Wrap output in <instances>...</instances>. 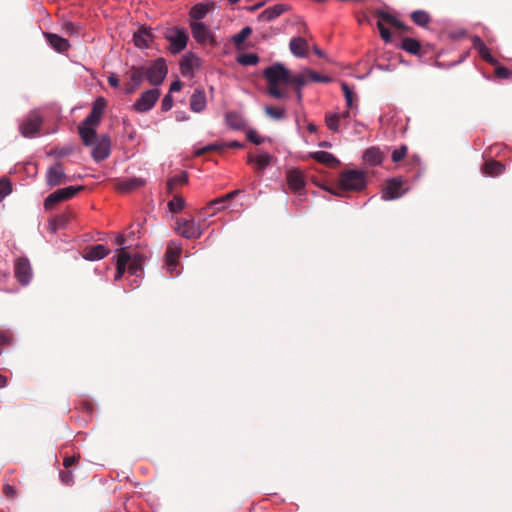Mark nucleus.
Masks as SVG:
<instances>
[{"instance_id":"nucleus-13","label":"nucleus","mask_w":512,"mask_h":512,"mask_svg":"<svg viewBox=\"0 0 512 512\" xmlns=\"http://www.w3.org/2000/svg\"><path fill=\"white\" fill-rule=\"evenodd\" d=\"M111 153V142L107 135L101 136L99 141L95 144L92 150V157L95 161L99 162L109 157Z\"/></svg>"},{"instance_id":"nucleus-33","label":"nucleus","mask_w":512,"mask_h":512,"mask_svg":"<svg viewBox=\"0 0 512 512\" xmlns=\"http://www.w3.org/2000/svg\"><path fill=\"white\" fill-rule=\"evenodd\" d=\"M504 169V164L496 160L486 161L482 166L483 173L491 177L500 175L503 173Z\"/></svg>"},{"instance_id":"nucleus-28","label":"nucleus","mask_w":512,"mask_h":512,"mask_svg":"<svg viewBox=\"0 0 512 512\" xmlns=\"http://www.w3.org/2000/svg\"><path fill=\"white\" fill-rule=\"evenodd\" d=\"M472 45L475 50L478 51L480 57L485 60L488 63L493 64L495 62V59L491 55L489 49L483 42V40L479 36H474L472 38Z\"/></svg>"},{"instance_id":"nucleus-46","label":"nucleus","mask_w":512,"mask_h":512,"mask_svg":"<svg viewBox=\"0 0 512 512\" xmlns=\"http://www.w3.org/2000/svg\"><path fill=\"white\" fill-rule=\"evenodd\" d=\"M14 335L10 330L0 331V355L5 346H10L13 343Z\"/></svg>"},{"instance_id":"nucleus-1","label":"nucleus","mask_w":512,"mask_h":512,"mask_svg":"<svg viewBox=\"0 0 512 512\" xmlns=\"http://www.w3.org/2000/svg\"><path fill=\"white\" fill-rule=\"evenodd\" d=\"M291 72L281 63H275L267 67L263 76L268 83L267 93L276 99L287 96L286 86L290 85Z\"/></svg>"},{"instance_id":"nucleus-2","label":"nucleus","mask_w":512,"mask_h":512,"mask_svg":"<svg viewBox=\"0 0 512 512\" xmlns=\"http://www.w3.org/2000/svg\"><path fill=\"white\" fill-rule=\"evenodd\" d=\"M366 185V173L360 170H345L340 174L339 177V188L326 190L331 194L342 196L339 192L341 191H359L362 190Z\"/></svg>"},{"instance_id":"nucleus-42","label":"nucleus","mask_w":512,"mask_h":512,"mask_svg":"<svg viewBox=\"0 0 512 512\" xmlns=\"http://www.w3.org/2000/svg\"><path fill=\"white\" fill-rule=\"evenodd\" d=\"M185 207V200L180 195H175L172 200L168 202L169 211L172 213H179Z\"/></svg>"},{"instance_id":"nucleus-37","label":"nucleus","mask_w":512,"mask_h":512,"mask_svg":"<svg viewBox=\"0 0 512 512\" xmlns=\"http://www.w3.org/2000/svg\"><path fill=\"white\" fill-rule=\"evenodd\" d=\"M401 48L410 54L417 55L420 52L421 45L418 40L406 37L402 40Z\"/></svg>"},{"instance_id":"nucleus-55","label":"nucleus","mask_w":512,"mask_h":512,"mask_svg":"<svg viewBox=\"0 0 512 512\" xmlns=\"http://www.w3.org/2000/svg\"><path fill=\"white\" fill-rule=\"evenodd\" d=\"M101 117L97 114H93L91 111L89 115L82 121L85 125L98 126L101 122Z\"/></svg>"},{"instance_id":"nucleus-47","label":"nucleus","mask_w":512,"mask_h":512,"mask_svg":"<svg viewBox=\"0 0 512 512\" xmlns=\"http://www.w3.org/2000/svg\"><path fill=\"white\" fill-rule=\"evenodd\" d=\"M304 71L306 73V76H307L309 82L328 83L331 81V78L329 76L320 75L313 70L305 69Z\"/></svg>"},{"instance_id":"nucleus-18","label":"nucleus","mask_w":512,"mask_h":512,"mask_svg":"<svg viewBox=\"0 0 512 512\" xmlns=\"http://www.w3.org/2000/svg\"><path fill=\"white\" fill-rule=\"evenodd\" d=\"M286 180L289 188L295 193L300 192L305 186L303 174L298 170H289Z\"/></svg>"},{"instance_id":"nucleus-27","label":"nucleus","mask_w":512,"mask_h":512,"mask_svg":"<svg viewBox=\"0 0 512 512\" xmlns=\"http://www.w3.org/2000/svg\"><path fill=\"white\" fill-rule=\"evenodd\" d=\"M226 124L233 130H242L246 126L244 117L235 111L227 112L225 115Z\"/></svg>"},{"instance_id":"nucleus-19","label":"nucleus","mask_w":512,"mask_h":512,"mask_svg":"<svg viewBox=\"0 0 512 512\" xmlns=\"http://www.w3.org/2000/svg\"><path fill=\"white\" fill-rule=\"evenodd\" d=\"M153 39L152 32L149 28L140 27L133 35V41L138 48H148Z\"/></svg>"},{"instance_id":"nucleus-45","label":"nucleus","mask_w":512,"mask_h":512,"mask_svg":"<svg viewBox=\"0 0 512 512\" xmlns=\"http://www.w3.org/2000/svg\"><path fill=\"white\" fill-rule=\"evenodd\" d=\"M252 29L249 26L244 27L239 33L233 36V42L236 47H240L244 41L251 35Z\"/></svg>"},{"instance_id":"nucleus-60","label":"nucleus","mask_w":512,"mask_h":512,"mask_svg":"<svg viewBox=\"0 0 512 512\" xmlns=\"http://www.w3.org/2000/svg\"><path fill=\"white\" fill-rule=\"evenodd\" d=\"M3 493L7 498H14L17 495L15 488L9 484L3 486Z\"/></svg>"},{"instance_id":"nucleus-50","label":"nucleus","mask_w":512,"mask_h":512,"mask_svg":"<svg viewBox=\"0 0 512 512\" xmlns=\"http://www.w3.org/2000/svg\"><path fill=\"white\" fill-rule=\"evenodd\" d=\"M12 184L7 178L0 179V202L11 193Z\"/></svg>"},{"instance_id":"nucleus-26","label":"nucleus","mask_w":512,"mask_h":512,"mask_svg":"<svg viewBox=\"0 0 512 512\" xmlns=\"http://www.w3.org/2000/svg\"><path fill=\"white\" fill-rule=\"evenodd\" d=\"M377 17L379 18L378 21H382L383 24L385 22L402 32H410L411 31L410 27L406 26L403 22L397 20L393 15H391L387 12L378 11Z\"/></svg>"},{"instance_id":"nucleus-14","label":"nucleus","mask_w":512,"mask_h":512,"mask_svg":"<svg viewBox=\"0 0 512 512\" xmlns=\"http://www.w3.org/2000/svg\"><path fill=\"white\" fill-rule=\"evenodd\" d=\"M65 173L60 162L55 163L51 166L46 174V182L50 187H55L64 182Z\"/></svg>"},{"instance_id":"nucleus-17","label":"nucleus","mask_w":512,"mask_h":512,"mask_svg":"<svg viewBox=\"0 0 512 512\" xmlns=\"http://www.w3.org/2000/svg\"><path fill=\"white\" fill-rule=\"evenodd\" d=\"M78 132L85 146L95 144L97 138L96 126L85 125V123L81 122L78 126Z\"/></svg>"},{"instance_id":"nucleus-22","label":"nucleus","mask_w":512,"mask_h":512,"mask_svg":"<svg viewBox=\"0 0 512 512\" xmlns=\"http://www.w3.org/2000/svg\"><path fill=\"white\" fill-rule=\"evenodd\" d=\"M213 8V2L199 3L194 5L189 12L191 21L200 22V20L203 19Z\"/></svg>"},{"instance_id":"nucleus-6","label":"nucleus","mask_w":512,"mask_h":512,"mask_svg":"<svg viewBox=\"0 0 512 512\" xmlns=\"http://www.w3.org/2000/svg\"><path fill=\"white\" fill-rule=\"evenodd\" d=\"M176 231L186 239H197L203 234V230L199 224L195 223L193 218H179L176 221Z\"/></svg>"},{"instance_id":"nucleus-12","label":"nucleus","mask_w":512,"mask_h":512,"mask_svg":"<svg viewBox=\"0 0 512 512\" xmlns=\"http://www.w3.org/2000/svg\"><path fill=\"white\" fill-rule=\"evenodd\" d=\"M15 276L21 284H28L32 277L30 262L27 258H18L15 261Z\"/></svg>"},{"instance_id":"nucleus-30","label":"nucleus","mask_w":512,"mask_h":512,"mask_svg":"<svg viewBox=\"0 0 512 512\" xmlns=\"http://www.w3.org/2000/svg\"><path fill=\"white\" fill-rule=\"evenodd\" d=\"M226 204L222 197L211 200L204 208L200 210V214L205 216H212L216 212H220L226 208Z\"/></svg>"},{"instance_id":"nucleus-41","label":"nucleus","mask_w":512,"mask_h":512,"mask_svg":"<svg viewBox=\"0 0 512 512\" xmlns=\"http://www.w3.org/2000/svg\"><path fill=\"white\" fill-rule=\"evenodd\" d=\"M188 182V177L186 173H182L181 175L174 176L170 178L167 182V191L172 193L176 186L184 185Z\"/></svg>"},{"instance_id":"nucleus-54","label":"nucleus","mask_w":512,"mask_h":512,"mask_svg":"<svg viewBox=\"0 0 512 512\" xmlns=\"http://www.w3.org/2000/svg\"><path fill=\"white\" fill-rule=\"evenodd\" d=\"M61 482L65 485H72L74 483V476L70 469H65L59 474Z\"/></svg>"},{"instance_id":"nucleus-59","label":"nucleus","mask_w":512,"mask_h":512,"mask_svg":"<svg viewBox=\"0 0 512 512\" xmlns=\"http://www.w3.org/2000/svg\"><path fill=\"white\" fill-rule=\"evenodd\" d=\"M172 105H173V98L169 93L163 98L162 103H161V109L164 112L169 111L171 109Z\"/></svg>"},{"instance_id":"nucleus-44","label":"nucleus","mask_w":512,"mask_h":512,"mask_svg":"<svg viewBox=\"0 0 512 512\" xmlns=\"http://www.w3.org/2000/svg\"><path fill=\"white\" fill-rule=\"evenodd\" d=\"M265 113L268 117L274 120H281L285 117L286 111L284 108H277L273 106H266Z\"/></svg>"},{"instance_id":"nucleus-3","label":"nucleus","mask_w":512,"mask_h":512,"mask_svg":"<svg viewBox=\"0 0 512 512\" xmlns=\"http://www.w3.org/2000/svg\"><path fill=\"white\" fill-rule=\"evenodd\" d=\"M167 73L168 68L163 58L156 59L147 68L144 67V75L148 82L153 86H159L162 84Z\"/></svg>"},{"instance_id":"nucleus-29","label":"nucleus","mask_w":512,"mask_h":512,"mask_svg":"<svg viewBox=\"0 0 512 512\" xmlns=\"http://www.w3.org/2000/svg\"><path fill=\"white\" fill-rule=\"evenodd\" d=\"M312 157L319 163L325 164L330 168H336L340 165V161L333 154L326 151L314 152Z\"/></svg>"},{"instance_id":"nucleus-15","label":"nucleus","mask_w":512,"mask_h":512,"mask_svg":"<svg viewBox=\"0 0 512 512\" xmlns=\"http://www.w3.org/2000/svg\"><path fill=\"white\" fill-rule=\"evenodd\" d=\"M402 185L403 183L399 179H390L387 182L386 187L383 189L382 199L392 200L401 197L404 193V191L402 190Z\"/></svg>"},{"instance_id":"nucleus-38","label":"nucleus","mask_w":512,"mask_h":512,"mask_svg":"<svg viewBox=\"0 0 512 512\" xmlns=\"http://www.w3.org/2000/svg\"><path fill=\"white\" fill-rule=\"evenodd\" d=\"M307 83H309V81L304 70L298 75H290V84L294 86L296 92H299Z\"/></svg>"},{"instance_id":"nucleus-24","label":"nucleus","mask_w":512,"mask_h":512,"mask_svg":"<svg viewBox=\"0 0 512 512\" xmlns=\"http://www.w3.org/2000/svg\"><path fill=\"white\" fill-rule=\"evenodd\" d=\"M288 10V5L286 4H276L272 7H269L265 9L260 15L259 19L262 21H272L275 18L279 17L281 14H283L285 11Z\"/></svg>"},{"instance_id":"nucleus-39","label":"nucleus","mask_w":512,"mask_h":512,"mask_svg":"<svg viewBox=\"0 0 512 512\" xmlns=\"http://www.w3.org/2000/svg\"><path fill=\"white\" fill-rule=\"evenodd\" d=\"M143 257L139 254L130 256V260L127 264V269L131 274H137L142 270Z\"/></svg>"},{"instance_id":"nucleus-16","label":"nucleus","mask_w":512,"mask_h":512,"mask_svg":"<svg viewBox=\"0 0 512 512\" xmlns=\"http://www.w3.org/2000/svg\"><path fill=\"white\" fill-rule=\"evenodd\" d=\"M110 253L109 248L103 244H97L86 247L83 251V257L89 261L101 260Z\"/></svg>"},{"instance_id":"nucleus-61","label":"nucleus","mask_w":512,"mask_h":512,"mask_svg":"<svg viewBox=\"0 0 512 512\" xmlns=\"http://www.w3.org/2000/svg\"><path fill=\"white\" fill-rule=\"evenodd\" d=\"M495 73L499 78H509L511 75V71L506 67L496 68Z\"/></svg>"},{"instance_id":"nucleus-58","label":"nucleus","mask_w":512,"mask_h":512,"mask_svg":"<svg viewBox=\"0 0 512 512\" xmlns=\"http://www.w3.org/2000/svg\"><path fill=\"white\" fill-rule=\"evenodd\" d=\"M80 459V455L66 456L63 460V466L65 469H70L72 466L76 465Z\"/></svg>"},{"instance_id":"nucleus-51","label":"nucleus","mask_w":512,"mask_h":512,"mask_svg":"<svg viewBox=\"0 0 512 512\" xmlns=\"http://www.w3.org/2000/svg\"><path fill=\"white\" fill-rule=\"evenodd\" d=\"M407 151L408 147L406 145H401L392 152V161L395 163L402 161L407 155Z\"/></svg>"},{"instance_id":"nucleus-56","label":"nucleus","mask_w":512,"mask_h":512,"mask_svg":"<svg viewBox=\"0 0 512 512\" xmlns=\"http://www.w3.org/2000/svg\"><path fill=\"white\" fill-rule=\"evenodd\" d=\"M247 139L255 145H260L264 142V138L259 136L255 130H249L247 132Z\"/></svg>"},{"instance_id":"nucleus-52","label":"nucleus","mask_w":512,"mask_h":512,"mask_svg":"<svg viewBox=\"0 0 512 512\" xmlns=\"http://www.w3.org/2000/svg\"><path fill=\"white\" fill-rule=\"evenodd\" d=\"M342 91L346 100V104L348 108H353V99H354V93L350 89L347 83L343 82L342 85Z\"/></svg>"},{"instance_id":"nucleus-63","label":"nucleus","mask_w":512,"mask_h":512,"mask_svg":"<svg viewBox=\"0 0 512 512\" xmlns=\"http://www.w3.org/2000/svg\"><path fill=\"white\" fill-rule=\"evenodd\" d=\"M240 192H241V190H233V191H231V192H229V193H227L226 195L221 196V197H222V199H223V201H224L225 203H228L229 201H231L232 199H234L237 195H239V194H240Z\"/></svg>"},{"instance_id":"nucleus-4","label":"nucleus","mask_w":512,"mask_h":512,"mask_svg":"<svg viewBox=\"0 0 512 512\" xmlns=\"http://www.w3.org/2000/svg\"><path fill=\"white\" fill-rule=\"evenodd\" d=\"M165 39L170 43V52L177 54L185 49L189 36L185 29L173 27L165 32Z\"/></svg>"},{"instance_id":"nucleus-9","label":"nucleus","mask_w":512,"mask_h":512,"mask_svg":"<svg viewBox=\"0 0 512 512\" xmlns=\"http://www.w3.org/2000/svg\"><path fill=\"white\" fill-rule=\"evenodd\" d=\"M160 97V90L157 88L149 89L143 92L134 103V108L138 112H147L155 105Z\"/></svg>"},{"instance_id":"nucleus-23","label":"nucleus","mask_w":512,"mask_h":512,"mask_svg":"<svg viewBox=\"0 0 512 512\" xmlns=\"http://www.w3.org/2000/svg\"><path fill=\"white\" fill-rule=\"evenodd\" d=\"M384 158L383 152L378 147H370L365 150L363 160L369 166H378Z\"/></svg>"},{"instance_id":"nucleus-5","label":"nucleus","mask_w":512,"mask_h":512,"mask_svg":"<svg viewBox=\"0 0 512 512\" xmlns=\"http://www.w3.org/2000/svg\"><path fill=\"white\" fill-rule=\"evenodd\" d=\"M82 189H83L82 186H79V187L68 186L65 188L57 189L56 191H54L53 193L48 195V197L45 199L44 208L46 210H50L56 204H58L62 201L71 199L73 196L76 195V193L78 191H80Z\"/></svg>"},{"instance_id":"nucleus-53","label":"nucleus","mask_w":512,"mask_h":512,"mask_svg":"<svg viewBox=\"0 0 512 512\" xmlns=\"http://www.w3.org/2000/svg\"><path fill=\"white\" fill-rule=\"evenodd\" d=\"M68 218L66 215H58L51 222L52 230L56 231L58 228H62L66 225Z\"/></svg>"},{"instance_id":"nucleus-64","label":"nucleus","mask_w":512,"mask_h":512,"mask_svg":"<svg viewBox=\"0 0 512 512\" xmlns=\"http://www.w3.org/2000/svg\"><path fill=\"white\" fill-rule=\"evenodd\" d=\"M108 83L112 87H118V85H119V78L117 77V75L111 74L108 77Z\"/></svg>"},{"instance_id":"nucleus-57","label":"nucleus","mask_w":512,"mask_h":512,"mask_svg":"<svg viewBox=\"0 0 512 512\" xmlns=\"http://www.w3.org/2000/svg\"><path fill=\"white\" fill-rule=\"evenodd\" d=\"M377 27H378V30L380 32V35L382 37V39L386 42H389L391 41V33L389 31V29H387L384 24L382 23V21H378L377 22Z\"/></svg>"},{"instance_id":"nucleus-49","label":"nucleus","mask_w":512,"mask_h":512,"mask_svg":"<svg viewBox=\"0 0 512 512\" xmlns=\"http://www.w3.org/2000/svg\"><path fill=\"white\" fill-rule=\"evenodd\" d=\"M107 106V102L103 97H98L93 102L91 111L93 114H97L102 118L103 112Z\"/></svg>"},{"instance_id":"nucleus-40","label":"nucleus","mask_w":512,"mask_h":512,"mask_svg":"<svg viewBox=\"0 0 512 512\" xmlns=\"http://www.w3.org/2000/svg\"><path fill=\"white\" fill-rule=\"evenodd\" d=\"M237 62L243 66L256 65L259 62V56L255 53H244L237 57Z\"/></svg>"},{"instance_id":"nucleus-25","label":"nucleus","mask_w":512,"mask_h":512,"mask_svg":"<svg viewBox=\"0 0 512 512\" xmlns=\"http://www.w3.org/2000/svg\"><path fill=\"white\" fill-rule=\"evenodd\" d=\"M144 184L145 181L143 179L134 177L130 179L119 180L116 183V189L127 193L142 187Z\"/></svg>"},{"instance_id":"nucleus-62","label":"nucleus","mask_w":512,"mask_h":512,"mask_svg":"<svg viewBox=\"0 0 512 512\" xmlns=\"http://www.w3.org/2000/svg\"><path fill=\"white\" fill-rule=\"evenodd\" d=\"M66 33L75 34L78 32V27L72 22H66L63 26Z\"/></svg>"},{"instance_id":"nucleus-32","label":"nucleus","mask_w":512,"mask_h":512,"mask_svg":"<svg viewBox=\"0 0 512 512\" xmlns=\"http://www.w3.org/2000/svg\"><path fill=\"white\" fill-rule=\"evenodd\" d=\"M289 47L291 52L297 57H305L307 55L308 43L302 37L291 39Z\"/></svg>"},{"instance_id":"nucleus-43","label":"nucleus","mask_w":512,"mask_h":512,"mask_svg":"<svg viewBox=\"0 0 512 512\" xmlns=\"http://www.w3.org/2000/svg\"><path fill=\"white\" fill-rule=\"evenodd\" d=\"M224 145L225 143L224 142H216V143H211L207 146H204L198 150H196L195 152V155L196 156H202L204 155L205 153H208V152H220L224 149Z\"/></svg>"},{"instance_id":"nucleus-21","label":"nucleus","mask_w":512,"mask_h":512,"mask_svg":"<svg viewBox=\"0 0 512 512\" xmlns=\"http://www.w3.org/2000/svg\"><path fill=\"white\" fill-rule=\"evenodd\" d=\"M206 94L203 89H196L190 98V109L200 113L206 108Z\"/></svg>"},{"instance_id":"nucleus-7","label":"nucleus","mask_w":512,"mask_h":512,"mask_svg":"<svg viewBox=\"0 0 512 512\" xmlns=\"http://www.w3.org/2000/svg\"><path fill=\"white\" fill-rule=\"evenodd\" d=\"M190 28L193 38L199 44L209 43L211 46L216 45L214 35L212 34V32L205 23L191 21Z\"/></svg>"},{"instance_id":"nucleus-11","label":"nucleus","mask_w":512,"mask_h":512,"mask_svg":"<svg viewBox=\"0 0 512 512\" xmlns=\"http://www.w3.org/2000/svg\"><path fill=\"white\" fill-rule=\"evenodd\" d=\"M182 247L179 243L170 242L165 252V260L167 270L172 274L177 268L178 261L181 255Z\"/></svg>"},{"instance_id":"nucleus-10","label":"nucleus","mask_w":512,"mask_h":512,"mask_svg":"<svg viewBox=\"0 0 512 512\" xmlns=\"http://www.w3.org/2000/svg\"><path fill=\"white\" fill-rule=\"evenodd\" d=\"M126 77L128 78L125 83V92L127 94L134 93L139 86L141 85L144 75V67H131V69L126 73Z\"/></svg>"},{"instance_id":"nucleus-34","label":"nucleus","mask_w":512,"mask_h":512,"mask_svg":"<svg viewBox=\"0 0 512 512\" xmlns=\"http://www.w3.org/2000/svg\"><path fill=\"white\" fill-rule=\"evenodd\" d=\"M130 260V255L125 251L124 248H121L118 252L117 256V271L115 275V280H119L127 269V264Z\"/></svg>"},{"instance_id":"nucleus-20","label":"nucleus","mask_w":512,"mask_h":512,"mask_svg":"<svg viewBox=\"0 0 512 512\" xmlns=\"http://www.w3.org/2000/svg\"><path fill=\"white\" fill-rule=\"evenodd\" d=\"M199 67L200 58L195 54L186 55L180 63V70L183 76L192 75L194 69Z\"/></svg>"},{"instance_id":"nucleus-31","label":"nucleus","mask_w":512,"mask_h":512,"mask_svg":"<svg viewBox=\"0 0 512 512\" xmlns=\"http://www.w3.org/2000/svg\"><path fill=\"white\" fill-rule=\"evenodd\" d=\"M48 43L58 52H65L70 47L67 39L53 33H45Z\"/></svg>"},{"instance_id":"nucleus-8","label":"nucleus","mask_w":512,"mask_h":512,"mask_svg":"<svg viewBox=\"0 0 512 512\" xmlns=\"http://www.w3.org/2000/svg\"><path fill=\"white\" fill-rule=\"evenodd\" d=\"M43 118L38 111L30 112L20 124V132L24 137H32L40 130Z\"/></svg>"},{"instance_id":"nucleus-36","label":"nucleus","mask_w":512,"mask_h":512,"mask_svg":"<svg viewBox=\"0 0 512 512\" xmlns=\"http://www.w3.org/2000/svg\"><path fill=\"white\" fill-rule=\"evenodd\" d=\"M272 157L268 153H263L258 155L257 157H253L252 155L249 156L248 162L249 163H255L256 169L258 171L264 170L266 167H268L271 163Z\"/></svg>"},{"instance_id":"nucleus-35","label":"nucleus","mask_w":512,"mask_h":512,"mask_svg":"<svg viewBox=\"0 0 512 512\" xmlns=\"http://www.w3.org/2000/svg\"><path fill=\"white\" fill-rule=\"evenodd\" d=\"M411 19L416 25L423 28L427 27L432 20L430 14L425 10H415L411 13Z\"/></svg>"},{"instance_id":"nucleus-48","label":"nucleus","mask_w":512,"mask_h":512,"mask_svg":"<svg viewBox=\"0 0 512 512\" xmlns=\"http://www.w3.org/2000/svg\"><path fill=\"white\" fill-rule=\"evenodd\" d=\"M340 119H341V116L339 114L326 115L325 120H326L327 127L334 132H338Z\"/></svg>"}]
</instances>
